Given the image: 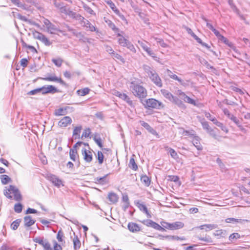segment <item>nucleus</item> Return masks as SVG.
Segmentation results:
<instances>
[{
  "label": "nucleus",
  "mask_w": 250,
  "mask_h": 250,
  "mask_svg": "<svg viewBox=\"0 0 250 250\" xmlns=\"http://www.w3.org/2000/svg\"><path fill=\"white\" fill-rule=\"evenodd\" d=\"M143 69L147 74L148 77L156 85L159 87L162 86V80L155 70L147 65H144Z\"/></svg>",
  "instance_id": "f257e3e1"
},
{
  "label": "nucleus",
  "mask_w": 250,
  "mask_h": 250,
  "mask_svg": "<svg viewBox=\"0 0 250 250\" xmlns=\"http://www.w3.org/2000/svg\"><path fill=\"white\" fill-rule=\"evenodd\" d=\"M129 88L133 94L140 98H144L147 96L146 88L136 82H132L130 83Z\"/></svg>",
  "instance_id": "f03ea898"
},
{
  "label": "nucleus",
  "mask_w": 250,
  "mask_h": 250,
  "mask_svg": "<svg viewBox=\"0 0 250 250\" xmlns=\"http://www.w3.org/2000/svg\"><path fill=\"white\" fill-rule=\"evenodd\" d=\"M4 190V195L8 199H12L13 194L14 199L16 201H19L21 200V195L18 189L14 186L10 185L9 187H5Z\"/></svg>",
  "instance_id": "7ed1b4c3"
},
{
  "label": "nucleus",
  "mask_w": 250,
  "mask_h": 250,
  "mask_svg": "<svg viewBox=\"0 0 250 250\" xmlns=\"http://www.w3.org/2000/svg\"><path fill=\"white\" fill-rule=\"evenodd\" d=\"M161 225L164 227L165 229H167L170 230L178 229L184 227V224L180 221L175 222L172 223L162 221L161 222Z\"/></svg>",
  "instance_id": "20e7f679"
},
{
  "label": "nucleus",
  "mask_w": 250,
  "mask_h": 250,
  "mask_svg": "<svg viewBox=\"0 0 250 250\" xmlns=\"http://www.w3.org/2000/svg\"><path fill=\"white\" fill-rule=\"evenodd\" d=\"M145 106L147 108L159 109L160 107H163L161 102L154 99H149L146 101Z\"/></svg>",
  "instance_id": "39448f33"
},
{
  "label": "nucleus",
  "mask_w": 250,
  "mask_h": 250,
  "mask_svg": "<svg viewBox=\"0 0 250 250\" xmlns=\"http://www.w3.org/2000/svg\"><path fill=\"white\" fill-rule=\"evenodd\" d=\"M39 92L43 95L48 93H55L58 92L57 88L51 85L42 86L39 88Z\"/></svg>",
  "instance_id": "423d86ee"
},
{
  "label": "nucleus",
  "mask_w": 250,
  "mask_h": 250,
  "mask_svg": "<svg viewBox=\"0 0 250 250\" xmlns=\"http://www.w3.org/2000/svg\"><path fill=\"white\" fill-rule=\"evenodd\" d=\"M62 29L65 30L66 31L70 32L72 33V34L76 36L77 38H82L83 37V35L81 32H77L75 29L71 28L68 24L63 23L62 24Z\"/></svg>",
  "instance_id": "0eeeda50"
},
{
  "label": "nucleus",
  "mask_w": 250,
  "mask_h": 250,
  "mask_svg": "<svg viewBox=\"0 0 250 250\" xmlns=\"http://www.w3.org/2000/svg\"><path fill=\"white\" fill-rule=\"evenodd\" d=\"M46 30L48 33L51 34H57V32H60L62 33L63 35H65V30H61L52 23H51L50 26L48 27Z\"/></svg>",
  "instance_id": "6e6552de"
},
{
  "label": "nucleus",
  "mask_w": 250,
  "mask_h": 250,
  "mask_svg": "<svg viewBox=\"0 0 250 250\" xmlns=\"http://www.w3.org/2000/svg\"><path fill=\"white\" fill-rule=\"evenodd\" d=\"M138 43L140 44V45L143 48V49L147 53V54L153 57H156L155 54L154 52L151 49V48L148 47L146 44V42H143L140 41H138Z\"/></svg>",
  "instance_id": "1a4fd4ad"
},
{
  "label": "nucleus",
  "mask_w": 250,
  "mask_h": 250,
  "mask_svg": "<svg viewBox=\"0 0 250 250\" xmlns=\"http://www.w3.org/2000/svg\"><path fill=\"white\" fill-rule=\"evenodd\" d=\"M81 21L82 23L83 24V26L85 27L89 31L91 32H98L97 28L94 26L88 20H85L84 17H82Z\"/></svg>",
  "instance_id": "9d476101"
},
{
  "label": "nucleus",
  "mask_w": 250,
  "mask_h": 250,
  "mask_svg": "<svg viewBox=\"0 0 250 250\" xmlns=\"http://www.w3.org/2000/svg\"><path fill=\"white\" fill-rule=\"evenodd\" d=\"M34 241L36 243L42 246L45 250H52L50 244L46 240H44L41 238H36L34 239Z\"/></svg>",
  "instance_id": "9b49d317"
},
{
  "label": "nucleus",
  "mask_w": 250,
  "mask_h": 250,
  "mask_svg": "<svg viewBox=\"0 0 250 250\" xmlns=\"http://www.w3.org/2000/svg\"><path fill=\"white\" fill-rule=\"evenodd\" d=\"M48 180L51 182L55 186L60 188L62 185V181L58 177L54 175L50 174L48 176Z\"/></svg>",
  "instance_id": "f8f14e48"
},
{
  "label": "nucleus",
  "mask_w": 250,
  "mask_h": 250,
  "mask_svg": "<svg viewBox=\"0 0 250 250\" xmlns=\"http://www.w3.org/2000/svg\"><path fill=\"white\" fill-rule=\"evenodd\" d=\"M40 79L46 81L57 82L62 85H66V83L61 78H59L55 76L40 78Z\"/></svg>",
  "instance_id": "ddd939ff"
},
{
  "label": "nucleus",
  "mask_w": 250,
  "mask_h": 250,
  "mask_svg": "<svg viewBox=\"0 0 250 250\" xmlns=\"http://www.w3.org/2000/svg\"><path fill=\"white\" fill-rule=\"evenodd\" d=\"M72 123V120L69 116L63 117L58 123V125L60 127H65L70 125Z\"/></svg>",
  "instance_id": "4468645a"
},
{
  "label": "nucleus",
  "mask_w": 250,
  "mask_h": 250,
  "mask_svg": "<svg viewBox=\"0 0 250 250\" xmlns=\"http://www.w3.org/2000/svg\"><path fill=\"white\" fill-rule=\"evenodd\" d=\"M82 155L84 161L87 163H90L92 160V154L91 151L87 150L84 148L82 151Z\"/></svg>",
  "instance_id": "2eb2a0df"
},
{
  "label": "nucleus",
  "mask_w": 250,
  "mask_h": 250,
  "mask_svg": "<svg viewBox=\"0 0 250 250\" xmlns=\"http://www.w3.org/2000/svg\"><path fill=\"white\" fill-rule=\"evenodd\" d=\"M127 228L130 231L133 233L139 232L141 230L139 225L133 222L128 223Z\"/></svg>",
  "instance_id": "dca6fc26"
},
{
  "label": "nucleus",
  "mask_w": 250,
  "mask_h": 250,
  "mask_svg": "<svg viewBox=\"0 0 250 250\" xmlns=\"http://www.w3.org/2000/svg\"><path fill=\"white\" fill-rule=\"evenodd\" d=\"M35 220L33 219L30 215L26 216L24 217V224L26 227H29L34 224Z\"/></svg>",
  "instance_id": "f3484780"
},
{
  "label": "nucleus",
  "mask_w": 250,
  "mask_h": 250,
  "mask_svg": "<svg viewBox=\"0 0 250 250\" xmlns=\"http://www.w3.org/2000/svg\"><path fill=\"white\" fill-rule=\"evenodd\" d=\"M226 222L228 223H240V224H244L245 222H249V220L247 219H235L234 218H229L226 219Z\"/></svg>",
  "instance_id": "a211bd4d"
},
{
  "label": "nucleus",
  "mask_w": 250,
  "mask_h": 250,
  "mask_svg": "<svg viewBox=\"0 0 250 250\" xmlns=\"http://www.w3.org/2000/svg\"><path fill=\"white\" fill-rule=\"evenodd\" d=\"M161 92L166 99L168 100L171 102H172L175 98V97L167 90L162 89L161 90Z\"/></svg>",
  "instance_id": "6ab92c4d"
},
{
  "label": "nucleus",
  "mask_w": 250,
  "mask_h": 250,
  "mask_svg": "<svg viewBox=\"0 0 250 250\" xmlns=\"http://www.w3.org/2000/svg\"><path fill=\"white\" fill-rule=\"evenodd\" d=\"M200 138L196 136L193 137L192 144L198 150L202 149V146L200 144Z\"/></svg>",
  "instance_id": "aec40b11"
},
{
  "label": "nucleus",
  "mask_w": 250,
  "mask_h": 250,
  "mask_svg": "<svg viewBox=\"0 0 250 250\" xmlns=\"http://www.w3.org/2000/svg\"><path fill=\"white\" fill-rule=\"evenodd\" d=\"M117 36L119 37L118 40V42L120 45L123 47H125L128 42H129L128 40L125 39L119 33H118Z\"/></svg>",
  "instance_id": "412c9836"
},
{
  "label": "nucleus",
  "mask_w": 250,
  "mask_h": 250,
  "mask_svg": "<svg viewBox=\"0 0 250 250\" xmlns=\"http://www.w3.org/2000/svg\"><path fill=\"white\" fill-rule=\"evenodd\" d=\"M199 228L201 229H205L207 231L217 228V225L215 224H205L200 226Z\"/></svg>",
  "instance_id": "4be33fe9"
},
{
  "label": "nucleus",
  "mask_w": 250,
  "mask_h": 250,
  "mask_svg": "<svg viewBox=\"0 0 250 250\" xmlns=\"http://www.w3.org/2000/svg\"><path fill=\"white\" fill-rule=\"evenodd\" d=\"M105 2L107 4L111 9L117 15H120L119 10L116 8L115 4L111 0H104Z\"/></svg>",
  "instance_id": "5701e85b"
},
{
  "label": "nucleus",
  "mask_w": 250,
  "mask_h": 250,
  "mask_svg": "<svg viewBox=\"0 0 250 250\" xmlns=\"http://www.w3.org/2000/svg\"><path fill=\"white\" fill-rule=\"evenodd\" d=\"M108 199L111 203L115 204L117 202L118 200V197L116 193L111 192L108 195Z\"/></svg>",
  "instance_id": "b1692460"
},
{
  "label": "nucleus",
  "mask_w": 250,
  "mask_h": 250,
  "mask_svg": "<svg viewBox=\"0 0 250 250\" xmlns=\"http://www.w3.org/2000/svg\"><path fill=\"white\" fill-rule=\"evenodd\" d=\"M108 174L104 175L102 177H96L95 178V183L101 185H104L107 183L108 181L106 180V177Z\"/></svg>",
  "instance_id": "393cba45"
},
{
  "label": "nucleus",
  "mask_w": 250,
  "mask_h": 250,
  "mask_svg": "<svg viewBox=\"0 0 250 250\" xmlns=\"http://www.w3.org/2000/svg\"><path fill=\"white\" fill-rule=\"evenodd\" d=\"M82 129V126H77L74 128L73 132V136H74L75 139H80L81 137L80 136V133H81V130Z\"/></svg>",
  "instance_id": "a878e982"
},
{
  "label": "nucleus",
  "mask_w": 250,
  "mask_h": 250,
  "mask_svg": "<svg viewBox=\"0 0 250 250\" xmlns=\"http://www.w3.org/2000/svg\"><path fill=\"white\" fill-rule=\"evenodd\" d=\"M69 155L70 159L73 161H76L78 156L77 151L76 149H70L69 151Z\"/></svg>",
  "instance_id": "bb28decb"
},
{
  "label": "nucleus",
  "mask_w": 250,
  "mask_h": 250,
  "mask_svg": "<svg viewBox=\"0 0 250 250\" xmlns=\"http://www.w3.org/2000/svg\"><path fill=\"white\" fill-rule=\"evenodd\" d=\"M67 15L69 16L70 17L72 18L73 19H78L80 20H82V16H81L79 14H77L75 12L72 11L70 9L68 11Z\"/></svg>",
  "instance_id": "cd10ccee"
},
{
  "label": "nucleus",
  "mask_w": 250,
  "mask_h": 250,
  "mask_svg": "<svg viewBox=\"0 0 250 250\" xmlns=\"http://www.w3.org/2000/svg\"><path fill=\"white\" fill-rule=\"evenodd\" d=\"M106 23L107 24L108 26L112 29L115 33L118 32L119 31V29L117 28L113 22H112L110 20H105Z\"/></svg>",
  "instance_id": "c85d7f7f"
},
{
  "label": "nucleus",
  "mask_w": 250,
  "mask_h": 250,
  "mask_svg": "<svg viewBox=\"0 0 250 250\" xmlns=\"http://www.w3.org/2000/svg\"><path fill=\"white\" fill-rule=\"evenodd\" d=\"M66 108H60L55 111V115L56 116L64 115L66 114Z\"/></svg>",
  "instance_id": "c756f323"
},
{
  "label": "nucleus",
  "mask_w": 250,
  "mask_h": 250,
  "mask_svg": "<svg viewBox=\"0 0 250 250\" xmlns=\"http://www.w3.org/2000/svg\"><path fill=\"white\" fill-rule=\"evenodd\" d=\"M151 39L156 41L157 44L160 45L163 47H166L167 46V44L164 42V40L162 39L152 37L151 38Z\"/></svg>",
  "instance_id": "7c9ffc66"
},
{
  "label": "nucleus",
  "mask_w": 250,
  "mask_h": 250,
  "mask_svg": "<svg viewBox=\"0 0 250 250\" xmlns=\"http://www.w3.org/2000/svg\"><path fill=\"white\" fill-rule=\"evenodd\" d=\"M73 242L75 250L79 249L80 248L81 242L77 236L74 238Z\"/></svg>",
  "instance_id": "2f4dec72"
},
{
  "label": "nucleus",
  "mask_w": 250,
  "mask_h": 250,
  "mask_svg": "<svg viewBox=\"0 0 250 250\" xmlns=\"http://www.w3.org/2000/svg\"><path fill=\"white\" fill-rule=\"evenodd\" d=\"M229 119L232 121L241 130L243 129V127L241 125L240 121L233 115H232Z\"/></svg>",
  "instance_id": "473e14b6"
},
{
  "label": "nucleus",
  "mask_w": 250,
  "mask_h": 250,
  "mask_svg": "<svg viewBox=\"0 0 250 250\" xmlns=\"http://www.w3.org/2000/svg\"><path fill=\"white\" fill-rule=\"evenodd\" d=\"M152 228L155 229L156 230L161 231H165L166 229H164L162 225H160L158 224L155 222H152Z\"/></svg>",
  "instance_id": "72a5a7b5"
},
{
  "label": "nucleus",
  "mask_w": 250,
  "mask_h": 250,
  "mask_svg": "<svg viewBox=\"0 0 250 250\" xmlns=\"http://www.w3.org/2000/svg\"><path fill=\"white\" fill-rule=\"evenodd\" d=\"M129 167L134 170L138 169L137 165H136L134 158H131L129 162Z\"/></svg>",
  "instance_id": "f704fd0d"
},
{
  "label": "nucleus",
  "mask_w": 250,
  "mask_h": 250,
  "mask_svg": "<svg viewBox=\"0 0 250 250\" xmlns=\"http://www.w3.org/2000/svg\"><path fill=\"white\" fill-rule=\"evenodd\" d=\"M40 41L46 46H49L52 44L51 42L44 35H43Z\"/></svg>",
  "instance_id": "c9c22d12"
},
{
  "label": "nucleus",
  "mask_w": 250,
  "mask_h": 250,
  "mask_svg": "<svg viewBox=\"0 0 250 250\" xmlns=\"http://www.w3.org/2000/svg\"><path fill=\"white\" fill-rule=\"evenodd\" d=\"M0 179L1 183L3 185L7 184L10 180L11 179L6 175H2L0 176Z\"/></svg>",
  "instance_id": "e433bc0d"
},
{
  "label": "nucleus",
  "mask_w": 250,
  "mask_h": 250,
  "mask_svg": "<svg viewBox=\"0 0 250 250\" xmlns=\"http://www.w3.org/2000/svg\"><path fill=\"white\" fill-rule=\"evenodd\" d=\"M89 89L88 88H84L81 90H79L77 91L78 94L81 96H85L89 92Z\"/></svg>",
  "instance_id": "4c0bfd02"
},
{
  "label": "nucleus",
  "mask_w": 250,
  "mask_h": 250,
  "mask_svg": "<svg viewBox=\"0 0 250 250\" xmlns=\"http://www.w3.org/2000/svg\"><path fill=\"white\" fill-rule=\"evenodd\" d=\"M141 180L147 186H148L150 183V180L149 178L146 175L142 176L141 178Z\"/></svg>",
  "instance_id": "58836bf2"
},
{
  "label": "nucleus",
  "mask_w": 250,
  "mask_h": 250,
  "mask_svg": "<svg viewBox=\"0 0 250 250\" xmlns=\"http://www.w3.org/2000/svg\"><path fill=\"white\" fill-rule=\"evenodd\" d=\"M83 8L88 13L91 15H95V13H94V11L92 9V8L90 7L89 6H88L87 4H83Z\"/></svg>",
  "instance_id": "ea45409f"
},
{
  "label": "nucleus",
  "mask_w": 250,
  "mask_h": 250,
  "mask_svg": "<svg viewBox=\"0 0 250 250\" xmlns=\"http://www.w3.org/2000/svg\"><path fill=\"white\" fill-rule=\"evenodd\" d=\"M112 57L115 60L120 61L123 63L125 62L124 59L120 54L118 53H116L114 52L112 54Z\"/></svg>",
  "instance_id": "a19ab883"
},
{
  "label": "nucleus",
  "mask_w": 250,
  "mask_h": 250,
  "mask_svg": "<svg viewBox=\"0 0 250 250\" xmlns=\"http://www.w3.org/2000/svg\"><path fill=\"white\" fill-rule=\"evenodd\" d=\"M21 222L20 219H17L14 221L11 225V227L13 230H16L19 227L20 222Z\"/></svg>",
  "instance_id": "79ce46f5"
},
{
  "label": "nucleus",
  "mask_w": 250,
  "mask_h": 250,
  "mask_svg": "<svg viewBox=\"0 0 250 250\" xmlns=\"http://www.w3.org/2000/svg\"><path fill=\"white\" fill-rule=\"evenodd\" d=\"M183 100L186 103L192 104L194 105H196L195 101L193 99L188 96L187 95L185 96V98H184Z\"/></svg>",
  "instance_id": "37998d69"
},
{
  "label": "nucleus",
  "mask_w": 250,
  "mask_h": 250,
  "mask_svg": "<svg viewBox=\"0 0 250 250\" xmlns=\"http://www.w3.org/2000/svg\"><path fill=\"white\" fill-rule=\"evenodd\" d=\"M52 62L58 67H60L62 65L63 60L61 58L52 59Z\"/></svg>",
  "instance_id": "c03bdc74"
},
{
  "label": "nucleus",
  "mask_w": 250,
  "mask_h": 250,
  "mask_svg": "<svg viewBox=\"0 0 250 250\" xmlns=\"http://www.w3.org/2000/svg\"><path fill=\"white\" fill-rule=\"evenodd\" d=\"M205 116L209 120L212 121L215 125H216V123H219L215 117L211 116L209 113H206Z\"/></svg>",
  "instance_id": "a18cd8bd"
},
{
  "label": "nucleus",
  "mask_w": 250,
  "mask_h": 250,
  "mask_svg": "<svg viewBox=\"0 0 250 250\" xmlns=\"http://www.w3.org/2000/svg\"><path fill=\"white\" fill-rule=\"evenodd\" d=\"M119 98L124 100V101H125L129 104H131L132 103V101L130 100V98L126 94L122 93Z\"/></svg>",
  "instance_id": "49530a36"
},
{
  "label": "nucleus",
  "mask_w": 250,
  "mask_h": 250,
  "mask_svg": "<svg viewBox=\"0 0 250 250\" xmlns=\"http://www.w3.org/2000/svg\"><path fill=\"white\" fill-rule=\"evenodd\" d=\"M91 133L90 129L88 128L84 130V131L83 132L82 135L81 137L82 139H83V138H87L89 136L90 134Z\"/></svg>",
  "instance_id": "de8ad7c7"
},
{
  "label": "nucleus",
  "mask_w": 250,
  "mask_h": 250,
  "mask_svg": "<svg viewBox=\"0 0 250 250\" xmlns=\"http://www.w3.org/2000/svg\"><path fill=\"white\" fill-rule=\"evenodd\" d=\"M97 158L98 160L99 164H102L104 161V155L101 151H99L97 153Z\"/></svg>",
  "instance_id": "09e8293b"
},
{
  "label": "nucleus",
  "mask_w": 250,
  "mask_h": 250,
  "mask_svg": "<svg viewBox=\"0 0 250 250\" xmlns=\"http://www.w3.org/2000/svg\"><path fill=\"white\" fill-rule=\"evenodd\" d=\"M17 17L19 19L21 20L22 21H26L29 23H31V24H34V25H36L35 22L31 21L30 20H28L26 18V17L25 16H22L21 14H18L17 15Z\"/></svg>",
  "instance_id": "8fccbe9b"
},
{
  "label": "nucleus",
  "mask_w": 250,
  "mask_h": 250,
  "mask_svg": "<svg viewBox=\"0 0 250 250\" xmlns=\"http://www.w3.org/2000/svg\"><path fill=\"white\" fill-rule=\"evenodd\" d=\"M59 9L61 13H64L66 15L67 14L68 11L70 10V8H67V7L66 6H64L63 4L61 5Z\"/></svg>",
  "instance_id": "3c124183"
},
{
  "label": "nucleus",
  "mask_w": 250,
  "mask_h": 250,
  "mask_svg": "<svg viewBox=\"0 0 250 250\" xmlns=\"http://www.w3.org/2000/svg\"><path fill=\"white\" fill-rule=\"evenodd\" d=\"M22 209V206L21 204L18 203L15 205L14 210L17 213H20L21 212Z\"/></svg>",
  "instance_id": "603ef678"
},
{
  "label": "nucleus",
  "mask_w": 250,
  "mask_h": 250,
  "mask_svg": "<svg viewBox=\"0 0 250 250\" xmlns=\"http://www.w3.org/2000/svg\"><path fill=\"white\" fill-rule=\"evenodd\" d=\"M240 237V235L238 233H233L229 236V240L232 241L234 240H236Z\"/></svg>",
  "instance_id": "864d4df0"
},
{
  "label": "nucleus",
  "mask_w": 250,
  "mask_h": 250,
  "mask_svg": "<svg viewBox=\"0 0 250 250\" xmlns=\"http://www.w3.org/2000/svg\"><path fill=\"white\" fill-rule=\"evenodd\" d=\"M200 62L204 65L206 66L208 68H212L213 67L208 63V62L204 58L199 59Z\"/></svg>",
  "instance_id": "5fc2aeb1"
},
{
  "label": "nucleus",
  "mask_w": 250,
  "mask_h": 250,
  "mask_svg": "<svg viewBox=\"0 0 250 250\" xmlns=\"http://www.w3.org/2000/svg\"><path fill=\"white\" fill-rule=\"evenodd\" d=\"M158 237L159 238V239L162 240L165 239H167L168 240H172V238H173L172 235H163L161 234L159 235Z\"/></svg>",
  "instance_id": "6e6d98bb"
},
{
  "label": "nucleus",
  "mask_w": 250,
  "mask_h": 250,
  "mask_svg": "<svg viewBox=\"0 0 250 250\" xmlns=\"http://www.w3.org/2000/svg\"><path fill=\"white\" fill-rule=\"evenodd\" d=\"M169 152L171 156L174 159H178V155L176 151L172 148H169Z\"/></svg>",
  "instance_id": "4d7b16f0"
},
{
  "label": "nucleus",
  "mask_w": 250,
  "mask_h": 250,
  "mask_svg": "<svg viewBox=\"0 0 250 250\" xmlns=\"http://www.w3.org/2000/svg\"><path fill=\"white\" fill-rule=\"evenodd\" d=\"M172 103L175 104L180 107L184 105L183 102L176 97H175L174 100L172 101Z\"/></svg>",
  "instance_id": "13d9d810"
},
{
  "label": "nucleus",
  "mask_w": 250,
  "mask_h": 250,
  "mask_svg": "<svg viewBox=\"0 0 250 250\" xmlns=\"http://www.w3.org/2000/svg\"><path fill=\"white\" fill-rule=\"evenodd\" d=\"M172 103L175 104L180 107L184 105L183 102L176 97H175L174 100L172 101Z\"/></svg>",
  "instance_id": "bf43d9fd"
},
{
  "label": "nucleus",
  "mask_w": 250,
  "mask_h": 250,
  "mask_svg": "<svg viewBox=\"0 0 250 250\" xmlns=\"http://www.w3.org/2000/svg\"><path fill=\"white\" fill-rule=\"evenodd\" d=\"M43 35V34L37 31H35L33 33L34 38L39 40H40Z\"/></svg>",
  "instance_id": "052dcab7"
},
{
  "label": "nucleus",
  "mask_w": 250,
  "mask_h": 250,
  "mask_svg": "<svg viewBox=\"0 0 250 250\" xmlns=\"http://www.w3.org/2000/svg\"><path fill=\"white\" fill-rule=\"evenodd\" d=\"M125 47H127L128 49H129L132 52L136 53V49L135 48L133 44H132L130 42H128V43L125 46Z\"/></svg>",
  "instance_id": "680f3d73"
},
{
  "label": "nucleus",
  "mask_w": 250,
  "mask_h": 250,
  "mask_svg": "<svg viewBox=\"0 0 250 250\" xmlns=\"http://www.w3.org/2000/svg\"><path fill=\"white\" fill-rule=\"evenodd\" d=\"M216 125L221 128V129L226 133L228 132V128L223 125V124L219 122V123H216Z\"/></svg>",
  "instance_id": "e2e57ef3"
},
{
  "label": "nucleus",
  "mask_w": 250,
  "mask_h": 250,
  "mask_svg": "<svg viewBox=\"0 0 250 250\" xmlns=\"http://www.w3.org/2000/svg\"><path fill=\"white\" fill-rule=\"evenodd\" d=\"M209 135H210L211 137H212L214 139H216L218 141H219V136L216 134L215 133L214 130L213 129L212 130H210V132L208 133Z\"/></svg>",
  "instance_id": "0e129e2a"
},
{
  "label": "nucleus",
  "mask_w": 250,
  "mask_h": 250,
  "mask_svg": "<svg viewBox=\"0 0 250 250\" xmlns=\"http://www.w3.org/2000/svg\"><path fill=\"white\" fill-rule=\"evenodd\" d=\"M230 89H231L232 90L234 91H235L236 92H238L239 93H240V94L242 95L244 94V92L240 88L235 86H231L230 87Z\"/></svg>",
  "instance_id": "69168bd1"
},
{
  "label": "nucleus",
  "mask_w": 250,
  "mask_h": 250,
  "mask_svg": "<svg viewBox=\"0 0 250 250\" xmlns=\"http://www.w3.org/2000/svg\"><path fill=\"white\" fill-rule=\"evenodd\" d=\"M199 239L207 243L212 242V240L209 236H206L205 237H199Z\"/></svg>",
  "instance_id": "338daca9"
},
{
  "label": "nucleus",
  "mask_w": 250,
  "mask_h": 250,
  "mask_svg": "<svg viewBox=\"0 0 250 250\" xmlns=\"http://www.w3.org/2000/svg\"><path fill=\"white\" fill-rule=\"evenodd\" d=\"M28 60L26 58L22 59L20 61L21 65L22 66L23 68L26 67L28 65Z\"/></svg>",
  "instance_id": "774afa93"
}]
</instances>
